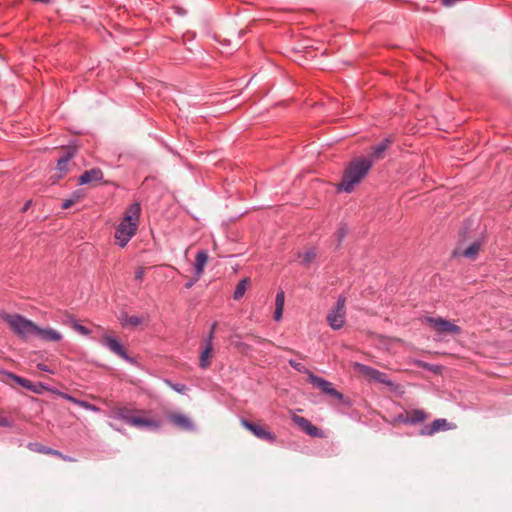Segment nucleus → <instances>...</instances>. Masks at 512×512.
<instances>
[{"label":"nucleus","mask_w":512,"mask_h":512,"mask_svg":"<svg viewBox=\"0 0 512 512\" xmlns=\"http://www.w3.org/2000/svg\"><path fill=\"white\" fill-rule=\"evenodd\" d=\"M29 449L32 450V451H35L37 453H42V454H47V455H53V456H57V457H60L62 459H65V456L59 452L58 450H54L52 448H49V447H46L42 444H39V443H31L29 444Z\"/></svg>","instance_id":"aec40b11"},{"label":"nucleus","mask_w":512,"mask_h":512,"mask_svg":"<svg viewBox=\"0 0 512 512\" xmlns=\"http://www.w3.org/2000/svg\"><path fill=\"white\" fill-rule=\"evenodd\" d=\"M140 212L141 207L137 202L131 204L127 208L125 216L118 225L115 232V238L118 240L121 247H124L135 235L138 227Z\"/></svg>","instance_id":"f257e3e1"},{"label":"nucleus","mask_w":512,"mask_h":512,"mask_svg":"<svg viewBox=\"0 0 512 512\" xmlns=\"http://www.w3.org/2000/svg\"><path fill=\"white\" fill-rule=\"evenodd\" d=\"M169 419L174 425L182 429L189 430L192 428V422L186 415L180 413H172L169 415Z\"/></svg>","instance_id":"6ab92c4d"},{"label":"nucleus","mask_w":512,"mask_h":512,"mask_svg":"<svg viewBox=\"0 0 512 512\" xmlns=\"http://www.w3.org/2000/svg\"><path fill=\"white\" fill-rule=\"evenodd\" d=\"M240 423L244 428H246L251 433H253V435H255L257 438L266 440L269 442L275 441V435L273 433H271L270 431H268L265 426L251 423L245 419H242L240 421Z\"/></svg>","instance_id":"6e6552de"},{"label":"nucleus","mask_w":512,"mask_h":512,"mask_svg":"<svg viewBox=\"0 0 512 512\" xmlns=\"http://www.w3.org/2000/svg\"><path fill=\"white\" fill-rule=\"evenodd\" d=\"M11 422L6 417H0V427H10Z\"/></svg>","instance_id":"f704fd0d"},{"label":"nucleus","mask_w":512,"mask_h":512,"mask_svg":"<svg viewBox=\"0 0 512 512\" xmlns=\"http://www.w3.org/2000/svg\"><path fill=\"white\" fill-rule=\"evenodd\" d=\"M0 318L10 327L12 332L22 340L34 337L36 324L20 314H10L0 310Z\"/></svg>","instance_id":"7ed1b4c3"},{"label":"nucleus","mask_w":512,"mask_h":512,"mask_svg":"<svg viewBox=\"0 0 512 512\" xmlns=\"http://www.w3.org/2000/svg\"><path fill=\"white\" fill-rule=\"evenodd\" d=\"M372 166V161L363 157L353 160L346 168L339 190L351 192L359 184Z\"/></svg>","instance_id":"f03ea898"},{"label":"nucleus","mask_w":512,"mask_h":512,"mask_svg":"<svg viewBox=\"0 0 512 512\" xmlns=\"http://www.w3.org/2000/svg\"><path fill=\"white\" fill-rule=\"evenodd\" d=\"M308 379L315 387L319 388L322 392L337 399L343 398L342 393L334 389L332 383L328 382L327 380L315 376L313 373H308Z\"/></svg>","instance_id":"0eeeda50"},{"label":"nucleus","mask_w":512,"mask_h":512,"mask_svg":"<svg viewBox=\"0 0 512 512\" xmlns=\"http://www.w3.org/2000/svg\"><path fill=\"white\" fill-rule=\"evenodd\" d=\"M216 327H217V322H214V323L212 324V327H211V330H210V333H209V335H208V338H207L206 343H212V340H213V338H214V332H215Z\"/></svg>","instance_id":"72a5a7b5"},{"label":"nucleus","mask_w":512,"mask_h":512,"mask_svg":"<svg viewBox=\"0 0 512 512\" xmlns=\"http://www.w3.org/2000/svg\"><path fill=\"white\" fill-rule=\"evenodd\" d=\"M427 323L439 334L458 335L461 332V328L459 326L441 317H429L427 318Z\"/></svg>","instance_id":"39448f33"},{"label":"nucleus","mask_w":512,"mask_h":512,"mask_svg":"<svg viewBox=\"0 0 512 512\" xmlns=\"http://www.w3.org/2000/svg\"><path fill=\"white\" fill-rule=\"evenodd\" d=\"M103 178V173L99 168H93L91 170L85 171L79 178V184H90L101 181Z\"/></svg>","instance_id":"f3484780"},{"label":"nucleus","mask_w":512,"mask_h":512,"mask_svg":"<svg viewBox=\"0 0 512 512\" xmlns=\"http://www.w3.org/2000/svg\"><path fill=\"white\" fill-rule=\"evenodd\" d=\"M74 205L73 203V200H71L70 198L65 200L62 204V209H68L70 207H72Z\"/></svg>","instance_id":"e433bc0d"},{"label":"nucleus","mask_w":512,"mask_h":512,"mask_svg":"<svg viewBox=\"0 0 512 512\" xmlns=\"http://www.w3.org/2000/svg\"><path fill=\"white\" fill-rule=\"evenodd\" d=\"M61 396H62L64 399H66V400H68V401H71V402H73V403H75V404H78V405H80V406H82V407L95 409V408H94L93 406H91L90 404H88V403H86V402H84V401L77 400V399H75L74 397H72V396H71V395H69V394H63V393H62V394H61Z\"/></svg>","instance_id":"bb28decb"},{"label":"nucleus","mask_w":512,"mask_h":512,"mask_svg":"<svg viewBox=\"0 0 512 512\" xmlns=\"http://www.w3.org/2000/svg\"><path fill=\"white\" fill-rule=\"evenodd\" d=\"M339 234H340V237L342 238V237H344L345 232H344L343 230H340V231H339Z\"/></svg>","instance_id":"a19ab883"},{"label":"nucleus","mask_w":512,"mask_h":512,"mask_svg":"<svg viewBox=\"0 0 512 512\" xmlns=\"http://www.w3.org/2000/svg\"><path fill=\"white\" fill-rule=\"evenodd\" d=\"M83 193L81 191H76L72 194L71 196V200H73V203L76 204L78 202H80V200L83 198Z\"/></svg>","instance_id":"2f4dec72"},{"label":"nucleus","mask_w":512,"mask_h":512,"mask_svg":"<svg viewBox=\"0 0 512 512\" xmlns=\"http://www.w3.org/2000/svg\"><path fill=\"white\" fill-rule=\"evenodd\" d=\"M145 269L143 267H138L135 272V279L141 281L144 277Z\"/></svg>","instance_id":"473e14b6"},{"label":"nucleus","mask_w":512,"mask_h":512,"mask_svg":"<svg viewBox=\"0 0 512 512\" xmlns=\"http://www.w3.org/2000/svg\"><path fill=\"white\" fill-rule=\"evenodd\" d=\"M208 261V254L206 251L201 250L196 254L195 258V281H198L204 272V267Z\"/></svg>","instance_id":"a211bd4d"},{"label":"nucleus","mask_w":512,"mask_h":512,"mask_svg":"<svg viewBox=\"0 0 512 512\" xmlns=\"http://www.w3.org/2000/svg\"><path fill=\"white\" fill-rule=\"evenodd\" d=\"M127 423L140 429H157L160 426V423L153 418L136 415L128 418Z\"/></svg>","instance_id":"f8f14e48"},{"label":"nucleus","mask_w":512,"mask_h":512,"mask_svg":"<svg viewBox=\"0 0 512 512\" xmlns=\"http://www.w3.org/2000/svg\"><path fill=\"white\" fill-rule=\"evenodd\" d=\"M392 140L390 138H386L379 144L373 147L371 154L366 159L372 161V164L375 161H378L384 157L385 151L391 146Z\"/></svg>","instance_id":"2eb2a0df"},{"label":"nucleus","mask_w":512,"mask_h":512,"mask_svg":"<svg viewBox=\"0 0 512 512\" xmlns=\"http://www.w3.org/2000/svg\"><path fill=\"white\" fill-rule=\"evenodd\" d=\"M353 367L362 375L366 376L370 380H375L379 383L385 384L387 386H393V382L390 381L387 375L383 372H380L372 367L361 363H354Z\"/></svg>","instance_id":"423d86ee"},{"label":"nucleus","mask_w":512,"mask_h":512,"mask_svg":"<svg viewBox=\"0 0 512 512\" xmlns=\"http://www.w3.org/2000/svg\"><path fill=\"white\" fill-rule=\"evenodd\" d=\"M213 353V345L212 343H206L204 350L200 355V367L206 369L211 364V358Z\"/></svg>","instance_id":"4be33fe9"},{"label":"nucleus","mask_w":512,"mask_h":512,"mask_svg":"<svg viewBox=\"0 0 512 512\" xmlns=\"http://www.w3.org/2000/svg\"><path fill=\"white\" fill-rule=\"evenodd\" d=\"M429 415L421 409H415L410 412H407L406 422L411 424H416L425 421Z\"/></svg>","instance_id":"412c9836"},{"label":"nucleus","mask_w":512,"mask_h":512,"mask_svg":"<svg viewBox=\"0 0 512 512\" xmlns=\"http://www.w3.org/2000/svg\"><path fill=\"white\" fill-rule=\"evenodd\" d=\"M143 322V319L138 317V316H128L126 315L123 320H122V324L124 326H132V327H136L138 325H140L141 323Z\"/></svg>","instance_id":"a878e982"},{"label":"nucleus","mask_w":512,"mask_h":512,"mask_svg":"<svg viewBox=\"0 0 512 512\" xmlns=\"http://www.w3.org/2000/svg\"><path fill=\"white\" fill-rule=\"evenodd\" d=\"M75 154V149H69L64 156H62L57 162V174L51 177L52 183H56L60 178L69 172V162Z\"/></svg>","instance_id":"9d476101"},{"label":"nucleus","mask_w":512,"mask_h":512,"mask_svg":"<svg viewBox=\"0 0 512 512\" xmlns=\"http://www.w3.org/2000/svg\"><path fill=\"white\" fill-rule=\"evenodd\" d=\"M481 243L480 242H474L472 243L468 248L464 249L462 252H460L459 249L454 251V255H463L466 258L474 259L478 252L480 251Z\"/></svg>","instance_id":"5701e85b"},{"label":"nucleus","mask_w":512,"mask_h":512,"mask_svg":"<svg viewBox=\"0 0 512 512\" xmlns=\"http://www.w3.org/2000/svg\"><path fill=\"white\" fill-rule=\"evenodd\" d=\"M30 205H31V200H29V201H27V202L25 203V205H24V206H23V208H22V212L27 211V210H28V208L30 207Z\"/></svg>","instance_id":"58836bf2"},{"label":"nucleus","mask_w":512,"mask_h":512,"mask_svg":"<svg viewBox=\"0 0 512 512\" xmlns=\"http://www.w3.org/2000/svg\"><path fill=\"white\" fill-rule=\"evenodd\" d=\"M38 369L41 370V371H46V372H50V370L48 369L47 365L45 364H42V363H39L37 365Z\"/></svg>","instance_id":"4c0bfd02"},{"label":"nucleus","mask_w":512,"mask_h":512,"mask_svg":"<svg viewBox=\"0 0 512 512\" xmlns=\"http://www.w3.org/2000/svg\"><path fill=\"white\" fill-rule=\"evenodd\" d=\"M283 310L275 308L274 319L280 321L282 318Z\"/></svg>","instance_id":"c9c22d12"},{"label":"nucleus","mask_w":512,"mask_h":512,"mask_svg":"<svg viewBox=\"0 0 512 512\" xmlns=\"http://www.w3.org/2000/svg\"><path fill=\"white\" fill-rule=\"evenodd\" d=\"M100 342L104 346H106L112 353L122 357L123 359H128L126 351L116 338L112 337L111 335H104Z\"/></svg>","instance_id":"ddd939ff"},{"label":"nucleus","mask_w":512,"mask_h":512,"mask_svg":"<svg viewBox=\"0 0 512 512\" xmlns=\"http://www.w3.org/2000/svg\"><path fill=\"white\" fill-rule=\"evenodd\" d=\"M315 257H316V251L314 249H310L307 252H305V254L303 255L302 263L307 265V264L311 263Z\"/></svg>","instance_id":"cd10ccee"},{"label":"nucleus","mask_w":512,"mask_h":512,"mask_svg":"<svg viewBox=\"0 0 512 512\" xmlns=\"http://www.w3.org/2000/svg\"><path fill=\"white\" fill-rule=\"evenodd\" d=\"M67 323L69 325H71V327L75 331L80 333L81 335H88L89 334V330L86 327H84L83 325L79 324L74 318L69 317L68 320H67Z\"/></svg>","instance_id":"393cba45"},{"label":"nucleus","mask_w":512,"mask_h":512,"mask_svg":"<svg viewBox=\"0 0 512 512\" xmlns=\"http://www.w3.org/2000/svg\"><path fill=\"white\" fill-rule=\"evenodd\" d=\"M345 304L346 298L342 295L339 296L335 307L327 315V322L334 330L341 329L345 324Z\"/></svg>","instance_id":"20e7f679"},{"label":"nucleus","mask_w":512,"mask_h":512,"mask_svg":"<svg viewBox=\"0 0 512 512\" xmlns=\"http://www.w3.org/2000/svg\"><path fill=\"white\" fill-rule=\"evenodd\" d=\"M197 281H195V277L190 280L187 284H186V288H191Z\"/></svg>","instance_id":"ea45409f"},{"label":"nucleus","mask_w":512,"mask_h":512,"mask_svg":"<svg viewBox=\"0 0 512 512\" xmlns=\"http://www.w3.org/2000/svg\"><path fill=\"white\" fill-rule=\"evenodd\" d=\"M249 283H250V280L248 278H244L237 284L236 289L234 291V295H233V298L235 300H239L244 296Z\"/></svg>","instance_id":"b1692460"},{"label":"nucleus","mask_w":512,"mask_h":512,"mask_svg":"<svg viewBox=\"0 0 512 512\" xmlns=\"http://www.w3.org/2000/svg\"><path fill=\"white\" fill-rule=\"evenodd\" d=\"M115 414L116 416L119 418V419H122L123 421H125L127 423V419L128 418H132V414H130V412L125 409V408H119L115 411Z\"/></svg>","instance_id":"c85d7f7f"},{"label":"nucleus","mask_w":512,"mask_h":512,"mask_svg":"<svg viewBox=\"0 0 512 512\" xmlns=\"http://www.w3.org/2000/svg\"><path fill=\"white\" fill-rule=\"evenodd\" d=\"M289 364L294 368L296 369L297 371L299 372H303V373H306L308 375V373H311L310 371H308L306 369V367L300 363V362H296L295 360H289Z\"/></svg>","instance_id":"7c9ffc66"},{"label":"nucleus","mask_w":512,"mask_h":512,"mask_svg":"<svg viewBox=\"0 0 512 512\" xmlns=\"http://www.w3.org/2000/svg\"><path fill=\"white\" fill-rule=\"evenodd\" d=\"M292 421L296 426H298L302 431H304L309 436L318 438L323 437V432L319 428L314 426L308 419L302 416L293 415Z\"/></svg>","instance_id":"1a4fd4ad"},{"label":"nucleus","mask_w":512,"mask_h":512,"mask_svg":"<svg viewBox=\"0 0 512 512\" xmlns=\"http://www.w3.org/2000/svg\"><path fill=\"white\" fill-rule=\"evenodd\" d=\"M34 337L43 341L58 342L62 339V334L52 328H40L36 325Z\"/></svg>","instance_id":"4468645a"},{"label":"nucleus","mask_w":512,"mask_h":512,"mask_svg":"<svg viewBox=\"0 0 512 512\" xmlns=\"http://www.w3.org/2000/svg\"><path fill=\"white\" fill-rule=\"evenodd\" d=\"M5 377L7 379L13 381L14 383L22 386L25 389H28L35 393H40V389H39L40 386L33 384L31 381H29L26 378H22L20 376H17L15 374L11 373V372H6Z\"/></svg>","instance_id":"dca6fc26"},{"label":"nucleus","mask_w":512,"mask_h":512,"mask_svg":"<svg viewBox=\"0 0 512 512\" xmlns=\"http://www.w3.org/2000/svg\"><path fill=\"white\" fill-rule=\"evenodd\" d=\"M455 425L449 423L446 419H436L431 424L424 426L421 429V435L432 436L439 431H446L454 429Z\"/></svg>","instance_id":"9b49d317"},{"label":"nucleus","mask_w":512,"mask_h":512,"mask_svg":"<svg viewBox=\"0 0 512 512\" xmlns=\"http://www.w3.org/2000/svg\"><path fill=\"white\" fill-rule=\"evenodd\" d=\"M284 302H285V296H284V292L281 290L276 295L275 308L283 310Z\"/></svg>","instance_id":"c756f323"}]
</instances>
